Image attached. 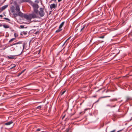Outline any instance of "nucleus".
<instances>
[{
    "label": "nucleus",
    "instance_id": "obj_28",
    "mask_svg": "<svg viewBox=\"0 0 132 132\" xmlns=\"http://www.w3.org/2000/svg\"><path fill=\"white\" fill-rule=\"evenodd\" d=\"M104 36H102L100 37V38H104Z\"/></svg>",
    "mask_w": 132,
    "mask_h": 132
},
{
    "label": "nucleus",
    "instance_id": "obj_13",
    "mask_svg": "<svg viewBox=\"0 0 132 132\" xmlns=\"http://www.w3.org/2000/svg\"><path fill=\"white\" fill-rule=\"evenodd\" d=\"M16 66V65H15V64H12L11 65V66H10L9 67L10 68V69H12V68L15 67Z\"/></svg>",
    "mask_w": 132,
    "mask_h": 132
},
{
    "label": "nucleus",
    "instance_id": "obj_38",
    "mask_svg": "<svg viewBox=\"0 0 132 132\" xmlns=\"http://www.w3.org/2000/svg\"><path fill=\"white\" fill-rule=\"evenodd\" d=\"M56 0H51L52 1H53L54 2H55Z\"/></svg>",
    "mask_w": 132,
    "mask_h": 132
},
{
    "label": "nucleus",
    "instance_id": "obj_16",
    "mask_svg": "<svg viewBox=\"0 0 132 132\" xmlns=\"http://www.w3.org/2000/svg\"><path fill=\"white\" fill-rule=\"evenodd\" d=\"M15 38H13L11 39L9 41V42H11L13 41L14 40H15Z\"/></svg>",
    "mask_w": 132,
    "mask_h": 132
},
{
    "label": "nucleus",
    "instance_id": "obj_21",
    "mask_svg": "<svg viewBox=\"0 0 132 132\" xmlns=\"http://www.w3.org/2000/svg\"><path fill=\"white\" fill-rule=\"evenodd\" d=\"M65 92H66V91L65 90V91H63L62 93H60V94H61V95H63L65 93Z\"/></svg>",
    "mask_w": 132,
    "mask_h": 132
},
{
    "label": "nucleus",
    "instance_id": "obj_27",
    "mask_svg": "<svg viewBox=\"0 0 132 132\" xmlns=\"http://www.w3.org/2000/svg\"><path fill=\"white\" fill-rule=\"evenodd\" d=\"M25 70V69L24 70H23L21 72H20V74H22V73H23Z\"/></svg>",
    "mask_w": 132,
    "mask_h": 132
},
{
    "label": "nucleus",
    "instance_id": "obj_20",
    "mask_svg": "<svg viewBox=\"0 0 132 132\" xmlns=\"http://www.w3.org/2000/svg\"><path fill=\"white\" fill-rule=\"evenodd\" d=\"M14 36L15 37H17L18 36V35L17 34L15 33L14 34Z\"/></svg>",
    "mask_w": 132,
    "mask_h": 132
},
{
    "label": "nucleus",
    "instance_id": "obj_18",
    "mask_svg": "<svg viewBox=\"0 0 132 132\" xmlns=\"http://www.w3.org/2000/svg\"><path fill=\"white\" fill-rule=\"evenodd\" d=\"M3 27L5 28H8V26L5 24L3 25Z\"/></svg>",
    "mask_w": 132,
    "mask_h": 132
},
{
    "label": "nucleus",
    "instance_id": "obj_12",
    "mask_svg": "<svg viewBox=\"0 0 132 132\" xmlns=\"http://www.w3.org/2000/svg\"><path fill=\"white\" fill-rule=\"evenodd\" d=\"M28 2L30 4H31V5L32 6L34 4L33 2H32V1H31L30 0H29V1H28V2Z\"/></svg>",
    "mask_w": 132,
    "mask_h": 132
},
{
    "label": "nucleus",
    "instance_id": "obj_19",
    "mask_svg": "<svg viewBox=\"0 0 132 132\" xmlns=\"http://www.w3.org/2000/svg\"><path fill=\"white\" fill-rule=\"evenodd\" d=\"M6 125H8V122H7L6 123H5L4 126H3L5 128H6L5 127V126Z\"/></svg>",
    "mask_w": 132,
    "mask_h": 132
},
{
    "label": "nucleus",
    "instance_id": "obj_3",
    "mask_svg": "<svg viewBox=\"0 0 132 132\" xmlns=\"http://www.w3.org/2000/svg\"><path fill=\"white\" fill-rule=\"evenodd\" d=\"M21 43L20 42H18V43H15L13 45V46H10V50L11 51H13L15 49V48H16V47H20L21 48H22V46H20L19 45H18L19 44Z\"/></svg>",
    "mask_w": 132,
    "mask_h": 132
},
{
    "label": "nucleus",
    "instance_id": "obj_22",
    "mask_svg": "<svg viewBox=\"0 0 132 132\" xmlns=\"http://www.w3.org/2000/svg\"><path fill=\"white\" fill-rule=\"evenodd\" d=\"M23 2H28L29 1V0H21Z\"/></svg>",
    "mask_w": 132,
    "mask_h": 132
},
{
    "label": "nucleus",
    "instance_id": "obj_36",
    "mask_svg": "<svg viewBox=\"0 0 132 132\" xmlns=\"http://www.w3.org/2000/svg\"><path fill=\"white\" fill-rule=\"evenodd\" d=\"M0 17H3V15H0Z\"/></svg>",
    "mask_w": 132,
    "mask_h": 132
},
{
    "label": "nucleus",
    "instance_id": "obj_29",
    "mask_svg": "<svg viewBox=\"0 0 132 132\" xmlns=\"http://www.w3.org/2000/svg\"><path fill=\"white\" fill-rule=\"evenodd\" d=\"M110 97V96H104V97H103V98H105V97Z\"/></svg>",
    "mask_w": 132,
    "mask_h": 132
},
{
    "label": "nucleus",
    "instance_id": "obj_4",
    "mask_svg": "<svg viewBox=\"0 0 132 132\" xmlns=\"http://www.w3.org/2000/svg\"><path fill=\"white\" fill-rule=\"evenodd\" d=\"M24 17L26 19V20L27 22V23H29L30 22L32 18L30 14L29 15H24Z\"/></svg>",
    "mask_w": 132,
    "mask_h": 132
},
{
    "label": "nucleus",
    "instance_id": "obj_8",
    "mask_svg": "<svg viewBox=\"0 0 132 132\" xmlns=\"http://www.w3.org/2000/svg\"><path fill=\"white\" fill-rule=\"evenodd\" d=\"M57 5V4H53L50 5V7L51 9H55Z\"/></svg>",
    "mask_w": 132,
    "mask_h": 132
},
{
    "label": "nucleus",
    "instance_id": "obj_40",
    "mask_svg": "<svg viewBox=\"0 0 132 132\" xmlns=\"http://www.w3.org/2000/svg\"><path fill=\"white\" fill-rule=\"evenodd\" d=\"M24 45H23V49L24 48Z\"/></svg>",
    "mask_w": 132,
    "mask_h": 132
},
{
    "label": "nucleus",
    "instance_id": "obj_15",
    "mask_svg": "<svg viewBox=\"0 0 132 132\" xmlns=\"http://www.w3.org/2000/svg\"><path fill=\"white\" fill-rule=\"evenodd\" d=\"M62 29L61 28H60L59 27V28L58 29H57L56 31V32H59L61 31L62 30Z\"/></svg>",
    "mask_w": 132,
    "mask_h": 132
},
{
    "label": "nucleus",
    "instance_id": "obj_6",
    "mask_svg": "<svg viewBox=\"0 0 132 132\" xmlns=\"http://www.w3.org/2000/svg\"><path fill=\"white\" fill-rule=\"evenodd\" d=\"M32 6L33 8L34 11L35 10H38V9L39 7V6L37 4H34Z\"/></svg>",
    "mask_w": 132,
    "mask_h": 132
},
{
    "label": "nucleus",
    "instance_id": "obj_1",
    "mask_svg": "<svg viewBox=\"0 0 132 132\" xmlns=\"http://www.w3.org/2000/svg\"><path fill=\"white\" fill-rule=\"evenodd\" d=\"M14 5L16 7V11L17 13H14L15 8L14 6H12L11 8V11L12 12L14 13L13 15L15 17H16L18 15L20 16H22L23 15V14L20 11L19 6V5H17V3L16 2H14Z\"/></svg>",
    "mask_w": 132,
    "mask_h": 132
},
{
    "label": "nucleus",
    "instance_id": "obj_30",
    "mask_svg": "<svg viewBox=\"0 0 132 132\" xmlns=\"http://www.w3.org/2000/svg\"><path fill=\"white\" fill-rule=\"evenodd\" d=\"M40 129H37V130H36V131H40Z\"/></svg>",
    "mask_w": 132,
    "mask_h": 132
},
{
    "label": "nucleus",
    "instance_id": "obj_35",
    "mask_svg": "<svg viewBox=\"0 0 132 132\" xmlns=\"http://www.w3.org/2000/svg\"><path fill=\"white\" fill-rule=\"evenodd\" d=\"M115 131H116L115 130H113V131H111L110 132H115Z\"/></svg>",
    "mask_w": 132,
    "mask_h": 132
},
{
    "label": "nucleus",
    "instance_id": "obj_32",
    "mask_svg": "<svg viewBox=\"0 0 132 132\" xmlns=\"http://www.w3.org/2000/svg\"><path fill=\"white\" fill-rule=\"evenodd\" d=\"M4 19H5L6 20H8V18H4Z\"/></svg>",
    "mask_w": 132,
    "mask_h": 132
},
{
    "label": "nucleus",
    "instance_id": "obj_26",
    "mask_svg": "<svg viewBox=\"0 0 132 132\" xmlns=\"http://www.w3.org/2000/svg\"><path fill=\"white\" fill-rule=\"evenodd\" d=\"M35 3H39V2L38 1V0H36L35 1Z\"/></svg>",
    "mask_w": 132,
    "mask_h": 132
},
{
    "label": "nucleus",
    "instance_id": "obj_10",
    "mask_svg": "<svg viewBox=\"0 0 132 132\" xmlns=\"http://www.w3.org/2000/svg\"><path fill=\"white\" fill-rule=\"evenodd\" d=\"M7 7V5H5L3 6L1 9V11H3Z\"/></svg>",
    "mask_w": 132,
    "mask_h": 132
},
{
    "label": "nucleus",
    "instance_id": "obj_33",
    "mask_svg": "<svg viewBox=\"0 0 132 132\" xmlns=\"http://www.w3.org/2000/svg\"><path fill=\"white\" fill-rule=\"evenodd\" d=\"M62 1V0H58V2H59L61 1Z\"/></svg>",
    "mask_w": 132,
    "mask_h": 132
},
{
    "label": "nucleus",
    "instance_id": "obj_23",
    "mask_svg": "<svg viewBox=\"0 0 132 132\" xmlns=\"http://www.w3.org/2000/svg\"><path fill=\"white\" fill-rule=\"evenodd\" d=\"M37 108L38 109H40L41 108V106H38L37 107Z\"/></svg>",
    "mask_w": 132,
    "mask_h": 132
},
{
    "label": "nucleus",
    "instance_id": "obj_37",
    "mask_svg": "<svg viewBox=\"0 0 132 132\" xmlns=\"http://www.w3.org/2000/svg\"><path fill=\"white\" fill-rule=\"evenodd\" d=\"M21 74H20V73L18 75V76H19L20 75H21Z\"/></svg>",
    "mask_w": 132,
    "mask_h": 132
},
{
    "label": "nucleus",
    "instance_id": "obj_25",
    "mask_svg": "<svg viewBox=\"0 0 132 132\" xmlns=\"http://www.w3.org/2000/svg\"><path fill=\"white\" fill-rule=\"evenodd\" d=\"M15 72H14V71H13V72H10V76H11V74L12 73H14Z\"/></svg>",
    "mask_w": 132,
    "mask_h": 132
},
{
    "label": "nucleus",
    "instance_id": "obj_11",
    "mask_svg": "<svg viewBox=\"0 0 132 132\" xmlns=\"http://www.w3.org/2000/svg\"><path fill=\"white\" fill-rule=\"evenodd\" d=\"M27 31H23L21 33V34L22 35H25L27 34Z\"/></svg>",
    "mask_w": 132,
    "mask_h": 132
},
{
    "label": "nucleus",
    "instance_id": "obj_17",
    "mask_svg": "<svg viewBox=\"0 0 132 132\" xmlns=\"http://www.w3.org/2000/svg\"><path fill=\"white\" fill-rule=\"evenodd\" d=\"M14 58V56H9V59H13Z\"/></svg>",
    "mask_w": 132,
    "mask_h": 132
},
{
    "label": "nucleus",
    "instance_id": "obj_41",
    "mask_svg": "<svg viewBox=\"0 0 132 132\" xmlns=\"http://www.w3.org/2000/svg\"><path fill=\"white\" fill-rule=\"evenodd\" d=\"M2 26V25H0V26Z\"/></svg>",
    "mask_w": 132,
    "mask_h": 132
},
{
    "label": "nucleus",
    "instance_id": "obj_7",
    "mask_svg": "<svg viewBox=\"0 0 132 132\" xmlns=\"http://www.w3.org/2000/svg\"><path fill=\"white\" fill-rule=\"evenodd\" d=\"M14 125V123L12 121L9 122V128H12Z\"/></svg>",
    "mask_w": 132,
    "mask_h": 132
},
{
    "label": "nucleus",
    "instance_id": "obj_34",
    "mask_svg": "<svg viewBox=\"0 0 132 132\" xmlns=\"http://www.w3.org/2000/svg\"><path fill=\"white\" fill-rule=\"evenodd\" d=\"M122 130H123V129L120 130H119V131H118L117 132H120V131H122Z\"/></svg>",
    "mask_w": 132,
    "mask_h": 132
},
{
    "label": "nucleus",
    "instance_id": "obj_24",
    "mask_svg": "<svg viewBox=\"0 0 132 132\" xmlns=\"http://www.w3.org/2000/svg\"><path fill=\"white\" fill-rule=\"evenodd\" d=\"M70 37L66 41H65V42L64 43V44H63V45H64L65 43L67 42V41L70 38Z\"/></svg>",
    "mask_w": 132,
    "mask_h": 132
},
{
    "label": "nucleus",
    "instance_id": "obj_9",
    "mask_svg": "<svg viewBox=\"0 0 132 132\" xmlns=\"http://www.w3.org/2000/svg\"><path fill=\"white\" fill-rule=\"evenodd\" d=\"M87 27V26L86 25H84V26L80 30L81 31H83Z\"/></svg>",
    "mask_w": 132,
    "mask_h": 132
},
{
    "label": "nucleus",
    "instance_id": "obj_14",
    "mask_svg": "<svg viewBox=\"0 0 132 132\" xmlns=\"http://www.w3.org/2000/svg\"><path fill=\"white\" fill-rule=\"evenodd\" d=\"M64 22H62V23L60 25L59 27L61 28L64 25Z\"/></svg>",
    "mask_w": 132,
    "mask_h": 132
},
{
    "label": "nucleus",
    "instance_id": "obj_31",
    "mask_svg": "<svg viewBox=\"0 0 132 132\" xmlns=\"http://www.w3.org/2000/svg\"><path fill=\"white\" fill-rule=\"evenodd\" d=\"M20 27L21 28H23L24 27V26H20Z\"/></svg>",
    "mask_w": 132,
    "mask_h": 132
},
{
    "label": "nucleus",
    "instance_id": "obj_5",
    "mask_svg": "<svg viewBox=\"0 0 132 132\" xmlns=\"http://www.w3.org/2000/svg\"><path fill=\"white\" fill-rule=\"evenodd\" d=\"M39 13V15L41 17L43 16L45 14V13L43 11V9L42 8H40V11Z\"/></svg>",
    "mask_w": 132,
    "mask_h": 132
},
{
    "label": "nucleus",
    "instance_id": "obj_39",
    "mask_svg": "<svg viewBox=\"0 0 132 132\" xmlns=\"http://www.w3.org/2000/svg\"><path fill=\"white\" fill-rule=\"evenodd\" d=\"M65 115H64V116L63 117H62V119H63L64 118V117H65Z\"/></svg>",
    "mask_w": 132,
    "mask_h": 132
},
{
    "label": "nucleus",
    "instance_id": "obj_2",
    "mask_svg": "<svg viewBox=\"0 0 132 132\" xmlns=\"http://www.w3.org/2000/svg\"><path fill=\"white\" fill-rule=\"evenodd\" d=\"M32 19L37 18L38 16V10H35L33 13L29 14Z\"/></svg>",
    "mask_w": 132,
    "mask_h": 132
}]
</instances>
